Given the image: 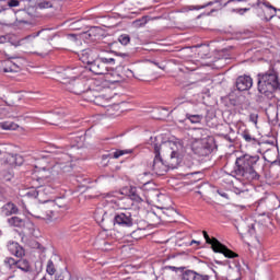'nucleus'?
Listing matches in <instances>:
<instances>
[{"label": "nucleus", "mask_w": 280, "mask_h": 280, "mask_svg": "<svg viewBox=\"0 0 280 280\" xmlns=\"http://www.w3.org/2000/svg\"><path fill=\"white\" fill-rule=\"evenodd\" d=\"M164 148H167L171 152L170 163H164L163 158H161V145H154V160L152 170L154 174L158 176H165L170 171L176 168V166L180 165V161H183V144L180 142L168 141L164 143Z\"/></svg>", "instance_id": "f257e3e1"}, {"label": "nucleus", "mask_w": 280, "mask_h": 280, "mask_svg": "<svg viewBox=\"0 0 280 280\" xmlns=\"http://www.w3.org/2000/svg\"><path fill=\"white\" fill-rule=\"evenodd\" d=\"M259 156L244 154L236 159L233 174L242 180H247L250 183L253 180H259V175L255 171V165H257Z\"/></svg>", "instance_id": "f03ea898"}, {"label": "nucleus", "mask_w": 280, "mask_h": 280, "mask_svg": "<svg viewBox=\"0 0 280 280\" xmlns=\"http://www.w3.org/2000/svg\"><path fill=\"white\" fill-rule=\"evenodd\" d=\"M277 91H280V80L277 71L268 70L265 73L258 74V92L260 95L272 100Z\"/></svg>", "instance_id": "7ed1b4c3"}, {"label": "nucleus", "mask_w": 280, "mask_h": 280, "mask_svg": "<svg viewBox=\"0 0 280 280\" xmlns=\"http://www.w3.org/2000/svg\"><path fill=\"white\" fill-rule=\"evenodd\" d=\"M4 265L9 270H20L23 280H36V270L32 266V262L25 258H21L19 260L7 257L4 259Z\"/></svg>", "instance_id": "20e7f679"}, {"label": "nucleus", "mask_w": 280, "mask_h": 280, "mask_svg": "<svg viewBox=\"0 0 280 280\" xmlns=\"http://www.w3.org/2000/svg\"><path fill=\"white\" fill-rule=\"evenodd\" d=\"M42 170L46 172V178L48 176H58L60 172H71V156L62 153L61 156L57 158L52 166H44Z\"/></svg>", "instance_id": "39448f33"}, {"label": "nucleus", "mask_w": 280, "mask_h": 280, "mask_svg": "<svg viewBox=\"0 0 280 280\" xmlns=\"http://www.w3.org/2000/svg\"><path fill=\"white\" fill-rule=\"evenodd\" d=\"M148 184H144V186L141 187H130L129 189V198L133 202H137V205H141V202H144V200H150V196L152 194H155V196H159V191L156 190H149L145 192V187Z\"/></svg>", "instance_id": "423d86ee"}, {"label": "nucleus", "mask_w": 280, "mask_h": 280, "mask_svg": "<svg viewBox=\"0 0 280 280\" xmlns=\"http://www.w3.org/2000/svg\"><path fill=\"white\" fill-rule=\"evenodd\" d=\"M9 226H14L15 229H21L27 235H34L36 231V225L30 220L22 219L20 217H11L8 219Z\"/></svg>", "instance_id": "0eeeda50"}, {"label": "nucleus", "mask_w": 280, "mask_h": 280, "mask_svg": "<svg viewBox=\"0 0 280 280\" xmlns=\"http://www.w3.org/2000/svg\"><path fill=\"white\" fill-rule=\"evenodd\" d=\"M114 226L119 229H132L135 226V219H132V212L125 210L124 212H117L113 219Z\"/></svg>", "instance_id": "6e6552de"}, {"label": "nucleus", "mask_w": 280, "mask_h": 280, "mask_svg": "<svg viewBox=\"0 0 280 280\" xmlns=\"http://www.w3.org/2000/svg\"><path fill=\"white\" fill-rule=\"evenodd\" d=\"M194 150L199 156H209L213 152V140L203 138L195 144Z\"/></svg>", "instance_id": "1a4fd4ad"}, {"label": "nucleus", "mask_w": 280, "mask_h": 280, "mask_svg": "<svg viewBox=\"0 0 280 280\" xmlns=\"http://www.w3.org/2000/svg\"><path fill=\"white\" fill-rule=\"evenodd\" d=\"M98 58L100 55L93 49H84L81 50L79 54V59L81 60V62H83V65H88V67H90Z\"/></svg>", "instance_id": "9d476101"}, {"label": "nucleus", "mask_w": 280, "mask_h": 280, "mask_svg": "<svg viewBox=\"0 0 280 280\" xmlns=\"http://www.w3.org/2000/svg\"><path fill=\"white\" fill-rule=\"evenodd\" d=\"M14 57H10L8 60L0 62V73H19L21 66L12 61Z\"/></svg>", "instance_id": "9b49d317"}, {"label": "nucleus", "mask_w": 280, "mask_h": 280, "mask_svg": "<svg viewBox=\"0 0 280 280\" xmlns=\"http://www.w3.org/2000/svg\"><path fill=\"white\" fill-rule=\"evenodd\" d=\"M40 32L38 31L35 34L27 35L26 37L21 38L20 40L15 42L13 45L14 47H25V49L34 48V40L40 36Z\"/></svg>", "instance_id": "f8f14e48"}, {"label": "nucleus", "mask_w": 280, "mask_h": 280, "mask_svg": "<svg viewBox=\"0 0 280 280\" xmlns=\"http://www.w3.org/2000/svg\"><path fill=\"white\" fill-rule=\"evenodd\" d=\"M89 70L95 75H106L108 73V66L98 57L90 67Z\"/></svg>", "instance_id": "ddd939ff"}, {"label": "nucleus", "mask_w": 280, "mask_h": 280, "mask_svg": "<svg viewBox=\"0 0 280 280\" xmlns=\"http://www.w3.org/2000/svg\"><path fill=\"white\" fill-rule=\"evenodd\" d=\"M44 194H54V188H51V186H45L44 188H31L25 196L27 198H37V200H39V202H42L43 200H40V197Z\"/></svg>", "instance_id": "4468645a"}, {"label": "nucleus", "mask_w": 280, "mask_h": 280, "mask_svg": "<svg viewBox=\"0 0 280 280\" xmlns=\"http://www.w3.org/2000/svg\"><path fill=\"white\" fill-rule=\"evenodd\" d=\"M237 91H249L253 89V78L250 75H241L236 79Z\"/></svg>", "instance_id": "2eb2a0df"}, {"label": "nucleus", "mask_w": 280, "mask_h": 280, "mask_svg": "<svg viewBox=\"0 0 280 280\" xmlns=\"http://www.w3.org/2000/svg\"><path fill=\"white\" fill-rule=\"evenodd\" d=\"M19 213V207L12 202H7L0 208V215L2 218H9V215H16Z\"/></svg>", "instance_id": "dca6fc26"}, {"label": "nucleus", "mask_w": 280, "mask_h": 280, "mask_svg": "<svg viewBox=\"0 0 280 280\" xmlns=\"http://www.w3.org/2000/svg\"><path fill=\"white\" fill-rule=\"evenodd\" d=\"M180 280H209V276L200 275L192 270H187L182 275Z\"/></svg>", "instance_id": "f3484780"}, {"label": "nucleus", "mask_w": 280, "mask_h": 280, "mask_svg": "<svg viewBox=\"0 0 280 280\" xmlns=\"http://www.w3.org/2000/svg\"><path fill=\"white\" fill-rule=\"evenodd\" d=\"M8 250L11 255H14V257H25V249L16 242L9 243Z\"/></svg>", "instance_id": "a211bd4d"}, {"label": "nucleus", "mask_w": 280, "mask_h": 280, "mask_svg": "<svg viewBox=\"0 0 280 280\" xmlns=\"http://www.w3.org/2000/svg\"><path fill=\"white\" fill-rule=\"evenodd\" d=\"M0 128L2 130H16L19 125L14 121H2L0 122Z\"/></svg>", "instance_id": "6ab92c4d"}, {"label": "nucleus", "mask_w": 280, "mask_h": 280, "mask_svg": "<svg viewBox=\"0 0 280 280\" xmlns=\"http://www.w3.org/2000/svg\"><path fill=\"white\" fill-rule=\"evenodd\" d=\"M186 119L190 121V124H200L202 121L203 116L198 114H186Z\"/></svg>", "instance_id": "aec40b11"}, {"label": "nucleus", "mask_w": 280, "mask_h": 280, "mask_svg": "<svg viewBox=\"0 0 280 280\" xmlns=\"http://www.w3.org/2000/svg\"><path fill=\"white\" fill-rule=\"evenodd\" d=\"M12 159H14V156H12V154L0 149V163H2V164L10 163L12 161Z\"/></svg>", "instance_id": "412c9836"}, {"label": "nucleus", "mask_w": 280, "mask_h": 280, "mask_svg": "<svg viewBox=\"0 0 280 280\" xmlns=\"http://www.w3.org/2000/svg\"><path fill=\"white\" fill-rule=\"evenodd\" d=\"M46 272L50 277L56 275V265L54 264V260L49 259L46 265Z\"/></svg>", "instance_id": "4be33fe9"}, {"label": "nucleus", "mask_w": 280, "mask_h": 280, "mask_svg": "<svg viewBox=\"0 0 280 280\" xmlns=\"http://www.w3.org/2000/svg\"><path fill=\"white\" fill-rule=\"evenodd\" d=\"M215 3V1H210L208 3H205L202 5H188L187 9L191 12L194 10H205V8H209L211 5H213Z\"/></svg>", "instance_id": "5701e85b"}, {"label": "nucleus", "mask_w": 280, "mask_h": 280, "mask_svg": "<svg viewBox=\"0 0 280 280\" xmlns=\"http://www.w3.org/2000/svg\"><path fill=\"white\" fill-rule=\"evenodd\" d=\"M66 73L68 74V75H70L69 78H70V80H75V78H78L79 77V74H80V68H68L67 70H66Z\"/></svg>", "instance_id": "b1692460"}, {"label": "nucleus", "mask_w": 280, "mask_h": 280, "mask_svg": "<svg viewBox=\"0 0 280 280\" xmlns=\"http://www.w3.org/2000/svg\"><path fill=\"white\" fill-rule=\"evenodd\" d=\"M54 5V3L51 2V0H39V2L37 3V8H39V10H46L47 8H51Z\"/></svg>", "instance_id": "393cba45"}, {"label": "nucleus", "mask_w": 280, "mask_h": 280, "mask_svg": "<svg viewBox=\"0 0 280 280\" xmlns=\"http://www.w3.org/2000/svg\"><path fill=\"white\" fill-rule=\"evenodd\" d=\"M267 117H268L269 121H275V119H277V117H279V113L277 112V108L272 107V108L268 109Z\"/></svg>", "instance_id": "a878e982"}, {"label": "nucleus", "mask_w": 280, "mask_h": 280, "mask_svg": "<svg viewBox=\"0 0 280 280\" xmlns=\"http://www.w3.org/2000/svg\"><path fill=\"white\" fill-rule=\"evenodd\" d=\"M126 154H132V150L126 149V150H116L113 153V159H119V156H124Z\"/></svg>", "instance_id": "bb28decb"}, {"label": "nucleus", "mask_w": 280, "mask_h": 280, "mask_svg": "<svg viewBox=\"0 0 280 280\" xmlns=\"http://www.w3.org/2000/svg\"><path fill=\"white\" fill-rule=\"evenodd\" d=\"M43 220H45L46 222H54V220H56V212H54V210L46 211Z\"/></svg>", "instance_id": "cd10ccee"}, {"label": "nucleus", "mask_w": 280, "mask_h": 280, "mask_svg": "<svg viewBox=\"0 0 280 280\" xmlns=\"http://www.w3.org/2000/svg\"><path fill=\"white\" fill-rule=\"evenodd\" d=\"M10 110H12V107L0 108V115H4V117H9V118L16 117V115L10 114Z\"/></svg>", "instance_id": "c85d7f7f"}, {"label": "nucleus", "mask_w": 280, "mask_h": 280, "mask_svg": "<svg viewBox=\"0 0 280 280\" xmlns=\"http://www.w3.org/2000/svg\"><path fill=\"white\" fill-rule=\"evenodd\" d=\"M241 137H243V139L247 142V143H253V141H256L255 138H253V136H250V133L248 131H243Z\"/></svg>", "instance_id": "c756f323"}, {"label": "nucleus", "mask_w": 280, "mask_h": 280, "mask_svg": "<svg viewBox=\"0 0 280 280\" xmlns=\"http://www.w3.org/2000/svg\"><path fill=\"white\" fill-rule=\"evenodd\" d=\"M120 45H128L130 43V35L122 34L118 37Z\"/></svg>", "instance_id": "7c9ffc66"}, {"label": "nucleus", "mask_w": 280, "mask_h": 280, "mask_svg": "<svg viewBox=\"0 0 280 280\" xmlns=\"http://www.w3.org/2000/svg\"><path fill=\"white\" fill-rule=\"evenodd\" d=\"M55 203L57 205V207H59V209H65V207H67V201L65 200V198L58 197L55 200Z\"/></svg>", "instance_id": "2f4dec72"}, {"label": "nucleus", "mask_w": 280, "mask_h": 280, "mask_svg": "<svg viewBox=\"0 0 280 280\" xmlns=\"http://www.w3.org/2000/svg\"><path fill=\"white\" fill-rule=\"evenodd\" d=\"M104 91V88L98 86V88H91L90 91L86 92V95H91L93 93L94 97H98L97 92Z\"/></svg>", "instance_id": "473e14b6"}, {"label": "nucleus", "mask_w": 280, "mask_h": 280, "mask_svg": "<svg viewBox=\"0 0 280 280\" xmlns=\"http://www.w3.org/2000/svg\"><path fill=\"white\" fill-rule=\"evenodd\" d=\"M100 248L101 250H110V243L107 241H100Z\"/></svg>", "instance_id": "72a5a7b5"}, {"label": "nucleus", "mask_w": 280, "mask_h": 280, "mask_svg": "<svg viewBox=\"0 0 280 280\" xmlns=\"http://www.w3.org/2000/svg\"><path fill=\"white\" fill-rule=\"evenodd\" d=\"M100 59L103 61L105 67H107V65H115V58L101 57Z\"/></svg>", "instance_id": "f704fd0d"}, {"label": "nucleus", "mask_w": 280, "mask_h": 280, "mask_svg": "<svg viewBox=\"0 0 280 280\" xmlns=\"http://www.w3.org/2000/svg\"><path fill=\"white\" fill-rule=\"evenodd\" d=\"M8 5H9V8H19V5H21V1H19V0H9Z\"/></svg>", "instance_id": "c9c22d12"}, {"label": "nucleus", "mask_w": 280, "mask_h": 280, "mask_svg": "<svg viewBox=\"0 0 280 280\" xmlns=\"http://www.w3.org/2000/svg\"><path fill=\"white\" fill-rule=\"evenodd\" d=\"M258 119H259V115H258V114H250V115H249V121H250L252 124H254L255 126H257Z\"/></svg>", "instance_id": "e433bc0d"}, {"label": "nucleus", "mask_w": 280, "mask_h": 280, "mask_svg": "<svg viewBox=\"0 0 280 280\" xmlns=\"http://www.w3.org/2000/svg\"><path fill=\"white\" fill-rule=\"evenodd\" d=\"M10 40V37L8 35H1L0 36V45H3Z\"/></svg>", "instance_id": "4c0bfd02"}, {"label": "nucleus", "mask_w": 280, "mask_h": 280, "mask_svg": "<svg viewBox=\"0 0 280 280\" xmlns=\"http://www.w3.org/2000/svg\"><path fill=\"white\" fill-rule=\"evenodd\" d=\"M74 139V141H77V145L79 147V148H82V144H80V141H84V137H82V136H77V137H74L73 138Z\"/></svg>", "instance_id": "58836bf2"}, {"label": "nucleus", "mask_w": 280, "mask_h": 280, "mask_svg": "<svg viewBox=\"0 0 280 280\" xmlns=\"http://www.w3.org/2000/svg\"><path fill=\"white\" fill-rule=\"evenodd\" d=\"M219 196H221L222 198H226L229 200V194H226V191L224 190H218Z\"/></svg>", "instance_id": "ea45409f"}, {"label": "nucleus", "mask_w": 280, "mask_h": 280, "mask_svg": "<svg viewBox=\"0 0 280 280\" xmlns=\"http://www.w3.org/2000/svg\"><path fill=\"white\" fill-rule=\"evenodd\" d=\"M67 38H69L70 40H77V35L75 34H69V35H67Z\"/></svg>", "instance_id": "a19ab883"}, {"label": "nucleus", "mask_w": 280, "mask_h": 280, "mask_svg": "<svg viewBox=\"0 0 280 280\" xmlns=\"http://www.w3.org/2000/svg\"><path fill=\"white\" fill-rule=\"evenodd\" d=\"M250 10V8H244V9H240L238 12L240 14H244V12H248Z\"/></svg>", "instance_id": "79ce46f5"}, {"label": "nucleus", "mask_w": 280, "mask_h": 280, "mask_svg": "<svg viewBox=\"0 0 280 280\" xmlns=\"http://www.w3.org/2000/svg\"><path fill=\"white\" fill-rule=\"evenodd\" d=\"M154 65H155L156 67H159V69H162V71H165V66H161V65H159V63H156V62H154Z\"/></svg>", "instance_id": "37998d69"}, {"label": "nucleus", "mask_w": 280, "mask_h": 280, "mask_svg": "<svg viewBox=\"0 0 280 280\" xmlns=\"http://www.w3.org/2000/svg\"><path fill=\"white\" fill-rule=\"evenodd\" d=\"M266 5H267V8H271V10H273V12H277V8H275L272 5H268V4H266Z\"/></svg>", "instance_id": "c03bdc74"}, {"label": "nucleus", "mask_w": 280, "mask_h": 280, "mask_svg": "<svg viewBox=\"0 0 280 280\" xmlns=\"http://www.w3.org/2000/svg\"><path fill=\"white\" fill-rule=\"evenodd\" d=\"M275 202H278V207H280V201H279V197H275Z\"/></svg>", "instance_id": "a18cd8bd"}, {"label": "nucleus", "mask_w": 280, "mask_h": 280, "mask_svg": "<svg viewBox=\"0 0 280 280\" xmlns=\"http://www.w3.org/2000/svg\"><path fill=\"white\" fill-rule=\"evenodd\" d=\"M191 244H200V241H194V240H192V241L190 242V245H191Z\"/></svg>", "instance_id": "49530a36"}, {"label": "nucleus", "mask_w": 280, "mask_h": 280, "mask_svg": "<svg viewBox=\"0 0 280 280\" xmlns=\"http://www.w3.org/2000/svg\"><path fill=\"white\" fill-rule=\"evenodd\" d=\"M254 5H259V0H255Z\"/></svg>", "instance_id": "de8ad7c7"}, {"label": "nucleus", "mask_w": 280, "mask_h": 280, "mask_svg": "<svg viewBox=\"0 0 280 280\" xmlns=\"http://www.w3.org/2000/svg\"><path fill=\"white\" fill-rule=\"evenodd\" d=\"M135 23H136V25H139V23H141V20H138Z\"/></svg>", "instance_id": "09e8293b"}, {"label": "nucleus", "mask_w": 280, "mask_h": 280, "mask_svg": "<svg viewBox=\"0 0 280 280\" xmlns=\"http://www.w3.org/2000/svg\"><path fill=\"white\" fill-rule=\"evenodd\" d=\"M103 159H108V155H103Z\"/></svg>", "instance_id": "8fccbe9b"}, {"label": "nucleus", "mask_w": 280, "mask_h": 280, "mask_svg": "<svg viewBox=\"0 0 280 280\" xmlns=\"http://www.w3.org/2000/svg\"><path fill=\"white\" fill-rule=\"evenodd\" d=\"M172 270H176V267H170Z\"/></svg>", "instance_id": "3c124183"}, {"label": "nucleus", "mask_w": 280, "mask_h": 280, "mask_svg": "<svg viewBox=\"0 0 280 280\" xmlns=\"http://www.w3.org/2000/svg\"><path fill=\"white\" fill-rule=\"evenodd\" d=\"M40 280H47V277H43Z\"/></svg>", "instance_id": "603ef678"}, {"label": "nucleus", "mask_w": 280, "mask_h": 280, "mask_svg": "<svg viewBox=\"0 0 280 280\" xmlns=\"http://www.w3.org/2000/svg\"><path fill=\"white\" fill-rule=\"evenodd\" d=\"M2 1H5V0H0V2H2Z\"/></svg>", "instance_id": "864d4df0"}, {"label": "nucleus", "mask_w": 280, "mask_h": 280, "mask_svg": "<svg viewBox=\"0 0 280 280\" xmlns=\"http://www.w3.org/2000/svg\"><path fill=\"white\" fill-rule=\"evenodd\" d=\"M74 93H80V92H75V91H74Z\"/></svg>", "instance_id": "5fc2aeb1"}]
</instances>
